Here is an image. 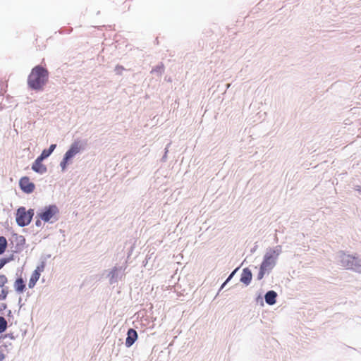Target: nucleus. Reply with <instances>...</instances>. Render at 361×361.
Segmentation results:
<instances>
[{"mask_svg":"<svg viewBox=\"0 0 361 361\" xmlns=\"http://www.w3.org/2000/svg\"><path fill=\"white\" fill-rule=\"evenodd\" d=\"M34 215L32 209L27 211L25 207H20L16 212V222L20 226L28 225Z\"/></svg>","mask_w":361,"mask_h":361,"instance_id":"obj_3","label":"nucleus"},{"mask_svg":"<svg viewBox=\"0 0 361 361\" xmlns=\"http://www.w3.org/2000/svg\"><path fill=\"white\" fill-rule=\"evenodd\" d=\"M234 272H233L229 277L227 279V280L225 281V283L223 284L222 287L231 279V278L233 276Z\"/></svg>","mask_w":361,"mask_h":361,"instance_id":"obj_21","label":"nucleus"},{"mask_svg":"<svg viewBox=\"0 0 361 361\" xmlns=\"http://www.w3.org/2000/svg\"><path fill=\"white\" fill-rule=\"evenodd\" d=\"M252 280V273L247 268L244 269L241 275L240 281L246 285H248Z\"/></svg>","mask_w":361,"mask_h":361,"instance_id":"obj_11","label":"nucleus"},{"mask_svg":"<svg viewBox=\"0 0 361 361\" xmlns=\"http://www.w3.org/2000/svg\"><path fill=\"white\" fill-rule=\"evenodd\" d=\"M7 295H8V291L6 289L2 288L1 293H0V300H5L7 297Z\"/></svg>","mask_w":361,"mask_h":361,"instance_id":"obj_19","label":"nucleus"},{"mask_svg":"<svg viewBox=\"0 0 361 361\" xmlns=\"http://www.w3.org/2000/svg\"><path fill=\"white\" fill-rule=\"evenodd\" d=\"M137 338V334L133 329H130L128 331V336L126 340V345L130 347Z\"/></svg>","mask_w":361,"mask_h":361,"instance_id":"obj_10","label":"nucleus"},{"mask_svg":"<svg viewBox=\"0 0 361 361\" xmlns=\"http://www.w3.org/2000/svg\"><path fill=\"white\" fill-rule=\"evenodd\" d=\"M341 266L346 269H352L357 272H361V260L357 257L342 253L340 256Z\"/></svg>","mask_w":361,"mask_h":361,"instance_id":"obj_2","label":"nucleus"},{"mask_svg":"<svg viewBox=\"0 0 361 361\" xmlns=\"http://www.w3.org/2000/svg\"><path fill=\"white\" fill-rule=\"evenodd\" d=\"M70 159H66V156H64L62 161L60 164L62 171H64L66 168V165Z\"/></svg>","mask_w":361,"mask_h":361,"instance_id":"obj_18","label":"nucleus"},{"mask_svg":"<svg viewBox=\"0 0 361 361\" xmlns=\"http://www.w3.org/2000/svg\"><path fill=\"white\" fill-rule=\"evenodd\" d=\"M48 71L41 66H37L28 76L27 84L33 90H41L48 80Z\"/></svg>","mask_w":361,"mask_h":361,"instance_id":"obj_1","label":"nucleus"},{"mask_svg":"<svg viewBox=\"0 0 361 361\" xmlns=\"http://www.w3.org/2000/svg\"><path fill=\"white\" fill-rule=\"evenodd\" d=\"M7 247V240L5 237L0 236V255L3 254Z\"/></svg>","mask_w":361,"mask_h":361,"instance_id":"obj_15","label":"nucleus"},{"mask_svg":"<svg viewBox=\"0 0 361 361\" xmlns=\"http://www.w3.org/2000/svg\"><path fill=\"white\" fill-rule=\"evenodd\" d=\"M45 268V264L44 262H42L39 265H38L35 270L32 272L30 279L29 280L28 286L30 288H32L37 281L39 280L41 273L44 271Z\"/></svg>","mask_w":361,"mask_h":361,"instance_id":"obj_7","label":"nucleus"},{"mask_svg":"<svg viewBox=\"0 0 361 361\" xmlns=\"http://www.w3.org/2000/svg\"><path fill=\"white\" fill-rule=\"evenodd\" d=\"M277 294L274 290L268 291L265 295V301L267 304L272 305L276 303Z\"/></svg>","mask_w":361,"mask_h":361,"instance_id":"obj_12","label":"nucleus"},{"mask_svg":"<svg viewBox=\"0 0 361 361\" xmlns=\"http://www.w3.org/2000/svg\"><path fill=\"white\" fill-rule=\"evenodd\" d=\"M59 209L55 205H50L44 209V211L39 214V216L44 221H50L57 213Z\"/></svg>","mask_w":361,"mask_h":361,"instance_id":"obj_6","label":"nucleus"},{"mask_svg":"<svg viewBox=\"0 0 361 361\" xmlns=\"http://www.w3.org/2000/svg\"><path fill=\"white\" fill-rule=\"evenodd\" d=\"M7 329V322L4 317H0V333L4 332Z\"/></svg>","mask_w":361,"mask_h":361,"instance_id":"obj_16","label":"nucleus"},{"mask_svg":"<svg viewBox=\"0 0 361 361\" xmlns=\"http://www.w3.org/2000/svg\"><path fill=\"white\" fill-rule=\"evenodd\" d=\"M19 186L21 190L27 194L32 193L35 189V184L30 181L27 176H23L20 179Z\"/></svg>","mask_w":361,"mask_h":361,"instance_id":"obj_5","label":"nucleus"},{"mask_svg":"<svg viewBox=\"0 0 361 361\" xmlns=\"http://www.w3.org/2000/svg\"><path fill=\"white\" fill-rule=\"evenodd\" d=\"M42 160L39 157L37 158L32 166L33 171L39 173H44L47 171V167L42 164Z\"/></svg>","mask_w":361,"mask_h":361,"instance_id":"obj_9","label":"nucleus"},{"mask_svg":"<svg viewBox=\"0 0 361 361\" xmlns=\"http://www.w3.org/2000/svg\"><path fill=\"white\" fill-rule=\"evenodd\" d=\"M14 288L18 293H23L25 290V285L22 278L17 279L14 283Z\"/></svg>","mask_w":361,"mask_h":361,"instance_id":"obj_13","label":"nucleus"},{"mask_svg":"<svg viewBox=\"0 0 361 361\" xmlns=\"http://www.w3.org/2000/svg\"><path fill=\"white\" fill-rule=\"evenodd\" d=\"M56 145L55 144L51 145L48 149H44L42 151L39 157H41L42 159L48 157L52 153V152L54 150V149L56 148Z\"/></svg>","mask_w":361,"mask_h":361,"instance_id":"obj_14","label":"nucleus"},{"mask_svg":"<svg viewBox=\"0 0 361 361\" xmlns=\"http://www.w3.org/2000/svg\"><path fill=\"white\" fill-rule=\"evenodd\" d=\"M6 262V260L5 259H0V269L4 266Z\"/></svg>","mask_w":361,"mask_h":361,"instance_id":"obj_20","label":"nucleus"},{"mask_svg":"<svg viewBox=\"0 0 361 361\" xmlns=\"http://www.w3.org/2000/svg\"><path fill=\"white\" fill-rule=\"evenodd\" d=\"M7 282V277L5 275L0 274V287L3 288Z\"/></svg>","mask_w":361,"mask_h":361,"instance_id":"obj_17","label":"nucleus"},{"mask_svg":"<svg viewBox=\"0 0 361 361\" xmlns=\"http://www.w3.org/2000/svg\"><path fill=\"white\" fill-rule=\"evenodd\" d=\"M276 264V257L273 254H267L260 267V271L258 274V279L263 278L266 272L271 271Z\"/></svg>","mask_w":361,"mask_h":361,"instance_id":"obj_4","label":"nucleus"},{"mask_svg":"<svg viewBox=\"0 0 361 361\" xmlns=\"http://www.w3.org/2000/svg\"><path fill=\"white\" fill-rule=\"evenodd\" d=\"M82 145L79 141L74 142L70 149L66 152V159H71L82 149Z\"/></svg>","mask_w":361,"mask_h":361,"instance_id":"obj_8","label":"nucleus"}]
</instances>
